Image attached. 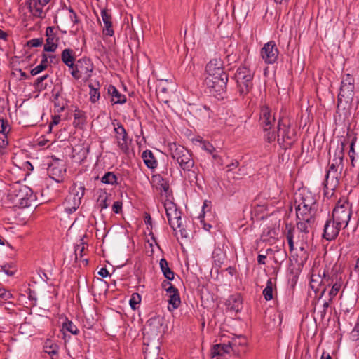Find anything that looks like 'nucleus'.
<instances>
[{
  "mask_svg": "<svg viewBox=\"0 0 359 359\" xmlns=\"http://www.w3.org/2000/svg\"><path fill=\"white\" fill-rule=\"evenodd\" d=\"M231 351V347H229L228 344H215L211 350V356L212 358L223 356L226 353H229Z\"/></svg>",
  "mask_w": 359,
  "mask_h": 359,
  "instance_id": "27",
  "label": "nucleus"
},
{
  "mask_svg": "<svg viewBox=\"0 0 359 359\" xmlns=\"http://www.w3.org/2000/svg\"><path fill=\"white\" fill-rule=\"evenodd\" d=\"M341 174L340 171L327 170L324 182L325 196L333 195L334 191L339 184Z\"/></svg>",
  "mask_w": 359,
  "mask_h": 359,
  "instance_id": "14",
  "label": "nucleus"
},
{
  "mask_svg": "<svg viewBox=\"0 0 359 359\" xmlns=\"http://www.w3.org/2000/svg\"><path fill=\"white\" fill-rule=\"evenodd\" d=\"M195 141L200 144V147L202 149L206 151L209 154H212L214 151H216L215 148L209 142L205 141L201 137L196 138Z\"/></svg>",
  "mask_w": 359,
  "mask_h": 359,
  "instance_id": "35",
  "label": "nucleus"
},
{
  "mask_svg": "<svg viewBox=\"0 0 359 359\" xmlns=\"http://www.w3.org/2000/svg\"><path fill=\"white\" fill-rule=\"evenodd\" d=\"M85 188L81 184H74L70 191L71 194H74V196L79 197V200L81 201V198L84 196Z\"/></svg>",
  "mask_w": 359,
  "mask_h": 359,
  "instance_id": "36",
  "label": "nucleus"
},
{
  "mask_svg": "<svg viewBox=\"0 0 359 359\" xmlns=\"http://www.w3.org/2000/svg\"><path fill=\"white\" fill-rule=\"evenodd\" d=\"M10 130V126L7 121H4V119H0V133L3 134H6Z\"/></svg>",
  "mask_w": 359,
  "mask_h": 359,
  "instance_id": "45",
  "label": "nucleus"
},
{
  "mask_svg": "<svg viewBox=\"0 0 359 359\" xmlns=\"http://www.w3.org/2000/svg\"><path fill=\"white\" fill-rule=\"evenodd\" d=\"M168 304V309L170 311L176 309L180 306L181 299L180 297L179 291H175V292L169 295Z\"/></svg>",
  "mask_w": 359,
  "mask_h": 359,
  "instance_id": "31",
  "label": "nucleus"
},
{
  "mask_svg": "<svg viewBox=\"0 0 359 359\" xmlns=\"http://www.w3.org/2000/svg\"><path fill=\"white\" fill-rule=\"evenodd\" d=\"M179 229H180V232L182 237L187 238L188 233H187V231L184 229L182 228V226Z\"/></svg>",
  "mask_w": 359,
  "mask_h": 359,
  "instance_id": "60",
  "label": "nucleus"
},
{
  "mask_svg": "<svg viewBox=\"0 0 359 359\" xmlns=\"http://www.w3.org/2000/svg\"><path fill=\"white\" fill-rule=\"evenodd\" d=\"M320 359H332V358H331V356L330 355L329 353H323L322 354V356H321Z\"/></svg>",
  "mask_w": 359,
  "mask_h": 359,
  "instance_id": "64",
  "label": "nucleus"
},
{
  "mask_svg": "<svg viewBox=\"0 0 359 359\" xmlns=\"http://www.w3.org/2000/svg\"><path fill=\"white\" fill-rule=\"evenodd\" d=\"M78 250H79V256L81 257L83 256V252L84 250V247L83 246H82V247L78 246L77 247V248L75 250L76 258H77V257L79 255Z\"/></svg>",
  "mask_w": 359,
  "mask_h": 359,
  "instance_id": "58",
  "label": "nucleus"
},
{
  "mask_svg": "<svg viewBox=\"0 0 359 359\" xmlns=\"http://www.w3.org/2000/svg\"><path fill=\"white\" fill-rule=\"evenodd\" d=\"M115 138L119 149L125 154L130 153V146L132 140L128 137V133L121 123H117L114 128Z\"/></svg>",
  "mask_w": 359,
  "mask_h": 359,
  "instance_id": "11",
  "label": "nucleus"
},
{
  "mask_svg": "<svg viewBox=\"0 0 359 359\" xmlns=\"http://www.w3.org/2000/svg\"><path fill=\"white\" fill-rule=\"evenodd\" d=\"M108 93L111 97V102L116 104H124L126 102V97L121 94L115 86L110 85L108 87Z\"/></svg>",
  "mask_w": 359,
  "mask_h": 359,
  "instance_id": "25",
  "label": "nucleus"
},
{
  "mask_svg": "<svg viewBox=\"0 0 359 359\" xmlns=\"http://www.w3.org/2000/svg\"><path fill=\"white\" fill-rule=\"evenodd\" d=\"M264 137L268 142L271 143L277 140V133L270 131V130L264 131Z\"/></svg>",
  "mask_w": 359,
  "mask_h": 359,
  "instance_id": "44",
  "label": "nucleus"
},
{
  "mask_svg": "<svg viewBox=\"0 0 359 359\" xmlns=\"http://www.w3.org/2000/svg\"><path fill=\"white\" fill-rule=\"evenodd\" d=\"M342 229H345V227L337 221L335 222L334 219L330 218L325 224L323 236L327 241L334 240Z\"/></svg>",
  "mask_w": 359,
  "mask_h": 359,
  "instance_id": "15",
  "label": "nucleus"
},
{
  "mask_svg": "<svg viewBox=\"0 0 359 359\" xmlns=\"http://www.w3.org/2000/svg\"><path fill=\"white\" fill-rule=\"evenodd\" d=\"M93 70V65L90 60L83 57L79 59L72 68V76L75 79L83 78L88 79L91 76Z\"/></svg>",
  "mask_w": 359,
  "mask_h": 359,
  "instance_id": "8",
  "label": "nucleus"
},
{
  "mask_svg": "<svg viewBox=\"0 0 359 359\" xmlns=\"http://www.w3.org/2000/svg\"><path fill=\"white\" fill-rule=\"evenodd\" d=\"M48 77V74H46V75H43L42 76H39L36 79V81H35V87L37 89H40V90H42V89H44L45 87L43 86V81L46 79Z\"/></svg>",
  "mask_w": 359,
  "mask_h": 359,
  "instance_id": "46",
  "label": "nucleus"
},
{
  "mask_svg": "<svg viewBox=\"0 0 359 359\" xmlns=\"http://www.w3.org/2000/svg\"><path fill=\"white\" fill-rule=\"evenodd\" d=\"M333 283V278L326 274L325 269L313 266L311 276L310 287L316 293L321 292L323 295L327 286Z\"/></svg>",
  "mask_w": 359,
  "mask_h": 359,
  "instance_id": "2",
  "label": "nucleus"
},
{
  "mask_svg": "<svg viewBox=\"0 0 359 359\" xmlns=\"http://www.w3.org/2000/svg\"><path fill=\"white\" fill-rule=\"evenodd\" d=\"M351 205L346 198H341L333 209L332 218L346 228L351 219Z\"/></svg>",
  "mask_w": 359,
  "mask_h": 359,
  "instance_id": "4",
  "label": "nucleus"
},
{
  "mask_svg": "<svg viewBox=\"0 0 359 359\" xmlns=\"http://www.w3.org/2000/svg\"><path fill=\"white\" fill-rule=\"evenodd\" d=\"M74 124L79 125V124L84 122L85 114L82 111L76 109L74 111Z\"/></svg>",
  "mask_w": 359,
  "mask_h": 359,
  "instance_id": "42",
  "label": "nucleus"
},
{
  "mask_svg": "<svg viewBox=\"0 0 359 359\" xmlns=\"http://www.w3.org/2000/svg\"><path fill=\"white\" fill-rule=\"evenodd\" d=\"M12 297L11 293L4 288H0V298L3 300H8Z\"/></svg>",
  "mask_w": 359,
  "mask_h": 359,
  "instance_id": "48",
  "label": "nucleus"
},
{
  "mask_svg": "<svg viewBox=\"0 0 359 359\" xmlns=\"http://www.w3.org/2000/svg\"><path fill=\"white\" fill-rule=\"evenodd\" d=\"M344 147L345 144L343 142H341L339 144L337 145L334 154V157L329 163V170H337L340 171V172H341L344 168L343 159Z\"/></svg>",
  "mask_w": 359,
  "mask_h": 359,
  "instance_id": "17",
  "label": "nucleus"
},
{
  "mask_svg": "<svg viewBox=\"0 0 359 359\" xmlns=\"http://www.w3.org/2000/svg\"><path fill=\"white\" fill-rule=\"evenodd\" d=\"M90 88V100L93 103H95L97 101L99 100L100 94L99 91V87L95 88L93 85L89 84Z\"/></svg>",
  "mask_w": 359,
  "mask_h": 359,
  "instance_id": "40",
  "label": "nucleus"
},
{
  "mask_svg": "<svg viewBox=\"0 0 359 359\" xmlns=\"http://www.w3.org/2000/svg\"><path fill=\"white\" fill-rule=\"evenodd\" d=\"M316 208L304 207V205H297L296 207V215L297 219L309 221V222H315Z\"/></svg>",
  "mask_w": 359,
  "mask_h": 359,
  "instance_id": "20",
  "label": "nucleus"
},
{
  "mask_svg": "<svg viewBox=\"0 0 359 359\" xmlns=\"http://www.w3.org/2000/svg\"><path fill=\"white\" fill-rule=\"evenodd\" d=\"M212 156V158L217 161V162H220L221 161V157L215 152L214 151L212 154H211Z\"/></svg>",
  "mask_w": 359,
  "mask_h": 359,
  "instance_id": "61",
  "label": "nucleus"
},
{
  "mask_svg": "<svg viewBox=\"0 0 359 359\" xmlns=\"http://www.w3.org/2000/svg\"><path fill=\"white\" fill-rule=\"evenodd\" d=\"M165 290L169 295L175 292V291H178V290L176 287H175L172 285H168V287H165Z\"/></svg>",
  "mask_w": 359,
  "mask_h": 359,
  "instance_id": "53",
  "label": "nucleus"
},
{
  "mask_svg": "<svg viewBox=\"0 0 359 359\" xmlns=\"http://www.w3.org/2000/svg\"><path fill=\"white\" fill-rule=\"evenodd\" d=\"M1 271L5 272L8 276H13L14 274V271H10L8 266L6 265L1 266Z\"/></svg>",
  "mask_w": 359,
  "mask_h": 359,
  "instance_id": "54",
  "label": "nucleus"
},
{
  "mask_svg": "<svg viewBox=\"0 0 359 359\" xmlns=\"http://www.w3.org/2000/svg\"><path fill=\"white\" fill-rule=\"evenodd\" d=\"M235 78L241 95L247 94L252 88L253 74L249 68L244 66L239 67Z\"/></svg>",
  "mask_w": 359,
  "mask_h": 359,
  "instance_id": "6",
  "label": "nucleus"
},
{
  "mask_svg": "<svg viewBox=\"0 0 359 359\" xmlns=\"http://www.w3.org/2000/svg\"><path fill=\"white\" fill-rule=\"evenodd\" d=\"M7 37V34L3 30L0 29V39L6 40Z\"/></svg>",
  "mask_w": 359,
  "mask_h": 359,
  "instance_id": "63",
  "label": "nucleus"
},
{
  "mask_svg": "<svg viewBox=\"0 0 359 359\" xmlns=\"http://www.w3.org/2000/svg\"><path fill=\"white\" fill-rule=\"evenodd\" d=\"M160 268L161 269V271L163 272L164 276L169 280H172L174 279L175 273L174 272L170 269L168 266V263L167 260L164 258H162L160 260Z\"/></svg>",
  "mask_w": 359,
  "mask_h": 359,
  "instance_id": "30",
  "label": "nucleus"
},
{
  "mask_svg": "<svg viewBox=\"0 0 359 359\" xmlns=\"http://www.w3.org/2000/svg\"><path fill=\"white\" fill-rule=\"evenodd\" d=\"M43 43L42 39H33L27 41V46L29 47H39L41 46Z\"/></svg>",
  "mask_w": 359,
  "mask_h": 359,
  "instance_id": "47",
  "label": "nucleus"
},
{
  "mask_svg": "<svg viewBox=\"0 0 359 359\" xmlns=\"http://www.w3.org/2000/svg\"><path fill=\"white\" fill-rule=\"evenodd\" d=\"M263 295L266 301L273 299V283L271 279L268 280L266 286L263 290Z\"/></svg>",
  "mask_w": 359,
  "mask_h": 359,
  "instance_id": "38",
  "label": "nucleus"
},
{
  "mask_svg": "<svg viewBox=\"0 0 359 359\" xmlns=\"http://www.w3.org/2000/svg\"><path fill=\"white\" fill-rule=\"evenodd\" d=\"M228 344L233 354L239 355L245 352L247 339L242 335L235 336L228 341Z\"/></svg>",
  "mask_w": 359,
  "mask_h": 359,
  "instance_id": "19",
  "label": "nucleus"
},
{
  "mask_svg": "<svg viewBox=\"0 0 359 359\" xmlns=\"http://www.w3.org/2000/svg\"><path fill=\"white\" fill-rule=\"evenodd\" d=\"M55 28L53 27H48L46 31V43L44 45V51L55 52L57 48V41L58 39L54 32Z\"/></svg>",
  "mask_w": 359,
  "mask_h": 359,
  "instance_id": "22",
  "label": "nucleus"
},
{
  "mask_svg": "<svg viewBox=\"0 0 359 359\" xmlns=\"http://www.w3.org/2000/svg\"><path fill=\"white\" fill-rule=\"evenodd\" d=\"M295 203L297 205H304V207L311 208L317 207L316 201L312 194L309 191H303L297 196L295 198Z\"/></svg>",
  "mask_w": 359,
  "mask_h": 359,
  "instance_id": "23",
  "label": "nucleus"
},
{
  "mask_svg": "<svg viewBox=\"0 0 359 359\" xmlns=\"http://www.w3.org/2000/svg\"><path fill=\"white\" fill-rule=\"evenodd\" d=\"M206 77L227 76L224 71L223 62L219 58L211 60L205 67Z\"/></svg>",
  "mask_w": 359,
  "mask_h": 359,
  "instance_id": "16",
  "label": "nucleus"
},
{
  "mask_svg": "<svg viewBox=\"0 0 359 359\" xmlns=\"http://www.w3.org/2000/svg\"><path fill=\"white\" fill-rule=\"evenodd\" d=\"M228 76L205 77V85L209 93L214 96L224 93L226 88Z\"/></svg>",
  "mask_w": 359,
  "mask_h": 359,
  "instance_id": "10",
  "label": "nucleus"
},
{
  "mask_svg": "<svg viewBox=\"0 0 359 359\" xmlns=\"http://www.w3.org/2000/svg\"><path fill=\"white\" fill-rule=\"evenodd\" d=\"M332 284L333 285L329 292L330 301H332V299L336 297V295L339 292L342 286V283L340 280H336L334 283L333 282Z\"/></svg>",
  "mask_w": 359,
  "mask_h": 359,
  "instance_id": "41",
  "label": "nucleus"
},
{
  "mask_svg": "<svg viewBox=\"0 0 359 359\" xmlns=\"http://www.w3.org/2000/svg\"><path fill=\"white\" fill-rule=\"evenodd\" d=\"M46 69L44 68V66L43 65H40V64L39 65H37L36 67L33 68L32 70H31V74L32 76H36L37 74H39V73H41L42 71L45 70Z\"/></svg>",
  "mask_w": 359,
  "mask_h": 359,
  "instance_id": "49",
  "label": "nucleus"
},
{
  "mask_svg": "<svg viewBox=\"0 0 359 359\" xmlns=\"http://www.w3.org/2000/svg\"><path fill=\"white\" fill-rule=\"evenodd\" d=\"M228 304L231 310L238 311L241 309L242 299L240 296H231L228 299Z\"/></svg>",
  "mask_w": 359,
  "mask_h": 359,
  "instance_id": "32",
  "label": "nucleus"
},
{
  "mask_svg": "<svg viewBox=\"0 0 359 359\" xmlns=\"http://www.w3.org/2000/svg\"><path fill=\"white\" fill-rule=\"evenodd\" d=\"M276 118L271 109L267 106H263L260 110L259 123L264 130H271L275 123Z\"/></svg>",
  "mask_w": 359,
  "mask_h": 359,
  "instance_id": "18",
  "label": "nucleus"
},
{
  "mask_svg": "<svg viewBox=\"0 0 359 359\" xmlns=\"http://www.w3.org/2000/svg\"><path fill=\"white\" fill-rule=\"evenodd\" d=\"M313 224L314 222H309V221L297 219V228L300 233H307L311 229Z\"/></svg>",
  "mask_w": 359,
  "mask_h": 359,
  "instance_id": "33",
  "label": "nucleus"
},
{
  "mask_svg": "<svg viewBox=\"0 0 359 359\" xmlns=\"http://www.w3.org/2000/svg\"><path fill=\"white\" fill-rule=\"evenodd\" d=\"M166 216L168 223L173 231L182 226V212L177 209V205L171 201L167 200L164 203Z\"/></svg>",
  "mask_w": 359,
  "mask_h": 359,
  "instance_id": "9",
  "label": "nucleus"
},
{
  "mask_svg": "<svg viewBox=\"0 0 359 359\" xmlns=\"http://www.w3.org/2000/svg\"><path fill=\"white\" fill-rule=\"evenodd\" d=\"M24 8L29 10L31 15L34 18L43 19L46 17L48 8L40 0H25L20 5Z\"/></svg>",
  "mask_w": 359,
  "mask_h": 359,
  "instance_id": "12",
  "label": "nucleus"
},
{
  "mask_svg": "<svg viewBox=\"0 0 359 359\" xmlns=\"http://www.w3.org/2000/svg\"><path fill=\"white\" fill-rule=\"evenodd\" d=\"M122 209V202L116 201L112 205V210L115 213H119Z\"/></svg>",
  "mask_w": 359,
  "mask_h": 359,
  "instance_id": "50",
  "label": "nucleus"
},
{
  "mask_svg": "<svg viewBox=\"0 0 359 359\" xmlns=\"http://www.w3.org/2000/svg\"><path fill=\"white\" fill-rule=\"evenodd\" d=\"M142 158L143 159L144 163L149 168L154 169L157 167V161L156 160L151 151L147 149L143 151L142 154Z\"/></svg>",
  "mask_w": 359,
  "mask_h": 359,
  "instance_id": "28",
  "label": "nucleus"
},
{
  "mask_svg": "<svg viewBox=\"0 0 359 359\" xmlns=\"http://www.w3.org/2000/svg\"><path fill=\"white\" fill-rule=\"evenodd\" d=\"M158 179L159 180V182H161V185L162 187V189H163V191L165 192H166L168 189V184H167L166 182L164 181L163 179H162L161 177H158Z\"/></svg>",
  "mask_w": 359,
  "mask_h": 359,
  "instance_id": "55",
  "label": "nucleus"
},
{
  "mask_svg": "<svg viewBox=\"0 0 359 359\" xmlns=\"http://www.w3.org/2000/svg\"><path fill=\"white\" fill-rule=\"evenodd\" d=\"M355 79L350 74L342 76L339 93L338 95V105L343 102L348 104L352 102L355 94Z\"/></svg>",
  "mask_w": 359,
  "mask_h": 359,
  "instance_id": "5",
  "label": "nucleus"
},
{
  "mask_svg": "<svg viewBox=\"0 0 359 359\" xmlns=\"http://www.w3.org/2000/svg\"><path fill=\"white\" fill-rule=\"evenodd\" d=\"M48 56L46 54L42 55V60L41 61L40 65H43L44 68L46 69L48 65Z\"/></svg>",
  "mask_w": 359,
  "mask_h": 359,
  "instance_id": "51",
  "label": "nucleus"
},
{
  "mask_svg": "<svg viewBox=\"0 0 359 359\" xmlns=\"http://www.w3.org/2000/svg\"><path fill=\"white\" fill-rule=\"evenodd\" d=\"M98 274L103 278H105V277H107L108 276H109V273L108 270L105 268H102L99 271Z\"/></svg>",
  "mask_w": 359,
  "mask_h": 359,
  "instance_id": "52",
  "label": "nucleus"
},
{
  "mask_svg": "<svg viewBox=\"0 0 359 359\" xmlns=\"http://www.w3.org/2000/svg\"><path fill=\"white\" fill-rule=\"evenodd\" d=\"M108 201V196L106 192H102L97 200V205L98 208H100V210H102L103 209H106L109 207V203L107 202Z\"/></svg>",
  "mask_w": 359,
  "mask_h": 359,
  "instance_id": "34",
  "label": "nucleus"
},
{
  "mask_svg": "<svg viewBox=\"0 0 359 359\" xmlns=\"http://www.w3.org/2000/svg\"><path fill=\"white\" fill-rule=\"evenodd\" d=\"M81 201L79 200V197H75L74 194L69 193L64 203L65 212L69 214L74 212L79 207Z\"/></svg>",
  "mask_w": 359,
  "mask_h": 359,
  "instance_id": "24",
  "label": "nucleus"
},
{
  "mask_svg": "<svg viewBox=\"0 0 359 359\" xmlns=\"http://www.w3.org/2000/svg\"><path fill=\"white\" fill-rule=\"evenodd\" d=\"M170 154L180 168L184 171H189L194 165V161L190 152L183 146L172 143L169 146Z\"/></svg>",
  "mask_w": 359,
  "mask_h": 359,
  "instance_id": "1",
  "label": "nucleus"
},
{
  "mask_svg": "<svg viewBox=\"0 0 359 359\" xmlns=\"http://www.w3.org/2000/svg\"><path fill=\"white\" fill-rule=\"evenodd\" d=\"M296 233L297 231L294 226L286 224L285 233L288 242L290 251H292L294 250V238Z\"/></svg>",
  "mask_w": 359,
  "mask_h": 359,
  "instance_id": "29",
  "label": "nucleus"
},
{
  "mask_svg": "<svg viewBox=\"0 0 359 359\" xmlns=\"http://www.w3.org/2000/svg\"><path fill=\"white\" fill-rule=\"evenodd\" d=\"M266 256L264 255H259L257 257V262L259 264H264Z\"/></svg>",
  "mask_w": 359,
  "mask_h": 359,
  "instance_id": "56",
  "label": "nucleus"
},
{
  "mask_svg": "<svg viewBox=\"0 0 359 359\" xmlns=\"http://www.w3.org/2000/svg\"><path fill=\"white\" fill-rule=\"evenodd\" d=\"M296 140L294 130L286 118H280L277 126V141L284 149L290 147Z\"/></svg>",
  "mask_w": 359,
  "mask_h": 359,
  "instance_id": "3",
  "label": "nucleus"
},
{
  "mask_svg": "<svg viewBox=\"0 0 359 359\" xmlns=\"http://www.w3.org/2000/svg\"><path fill=\"white\" fill-rule=\"evenodd\" d=\"M155 320H149L148 322H147V324L146 325V328L145 329H149V330L151 331V326L153 325V323H154Z\"/></svg>",
  "mask_w": 359,
  "mask_h": 359,
  "instance_id": "62",
  "label": "nucleus"
},
{
  "mask_svg": "<svg viewBox=\"0 0 359 359\" xmlns=\"http://www.w3.org/2000/svg\"><path fill=\"white\" fill-rule=\"evenodd\" d=\"M50 351H47V352L50 354V355H55V354H57V346H50Z\"/></svg>",
  "mask_w": 359,
  "mask_h": 359,
  "instance_id": "59",
  "label": "nucleus"
},
{
  "mask_svg": "<svg viewBox=\"0 0 359 359\" xmlns=\"http://www.w3.org/2000/svg\"><path fill=\"white\" fill-rule=\"evenodd\" d=\"M62 329L74 335L78 334L79 332L77 327L72 321L68 320H66L65 322L63 323Z\"/></svg>",
  "mask_w": 359,
  "mask_h": 359,
  "instance_id": "39",
  "label": "nucleus"
},
{
  "mask_svg": "<svg viewBox=\"0 0 359 359\" xmlns=\"http://www.w3.org/2000/svg\"><path fill=\"white\" fill-rule=\"evenodd\" d=\"M31 195V190L25 185H18L13 188L9 194V197L15 205L25 208L29 205V196Z\"/></svg>",
  "mask_w": 359,
  "mask_h": 359,
  "instance_id": "7",
  "label": "nucleus"
},
{
  "mask_svg": "<svg viewBox=\"0 0 359 359\" xmlns=\"http://www.w3.org/2000/svg\"><path fill=\"white\" fill-rule=\"evenodd\" d=\"M61 60L63 63L72 69L75 62L74 52L70 48H65L61 53Z\"/></svg>",
  "mask_w": 359,
  "mask_h": 359,
  "instance_id": "26",
  "label": "nucleus"
},
{
  "mask_svg": "<svg viewBox=\"0 0 359 359\" xmlns=\"http://www.w3.org/2000/svg\"><path fill=\"white\" fill-rule=\"evenodd\" d=\"M260 55L266 64H274L279 55V50L275 41H270L265 43L260 50Z\"/></svg>",
  "mask_w": 359,
  "mask_h": 359,
  "instance_id": "13",
  "label": "nucleus"
},
{
  "mask_svg": "<svg viewBox=\"0 0 359 359\" xmlns=\"http://www.w3.org/2000/svg\"><path fill=\"white\" fill-rule=\"evenodd\" d=\"M101 181L104 184L114 185L117 183V177L114 173L108 172L102 177Z\"/></svg>",
  "mask_w": 359,
  "mask_h": 359,
  "instance_id": "37",
  "label": "nucleus"
},
{
  "mask_svg": "<svg viewBox=\"0 0 359 359\" xmlns=\"http://www.w3.org/2000/svg\"><path fill=\"white\" fill-rule=\"evenodd\" d=\"M100 15L104 24L102 33L106 36H112L114 32L112 27V16L110 11L107 8L102 9Z\"/></svg>",
  "mask_w": 359,
  "mask_h": 359,
  "instance_id": "21",
  "label": "nucleus"
},
{
  "mask_svg": "<svg viewBox=\"0 0 359 359\" xmlns=\"http://www.w3.org/2000/svg\"><path fill=\"white\" fill-rule=\"evenodd\" d=\"M60 121V116H55L53 118V121L50 124V127L51 128L53 125H57Z\"/></svg>",
  "mask_w": 359,
  "mask_h": 359,
  "instance_id": "57",
  "label": "nucleus"
},
{
  "mask_svg": "<svg viewBox=\"0 0 359 359\" xmlns=\"http://www.w3.org/2000/svg\"><path fill=\"white\" fill-rule=\"evenodd\" d=\"M141 302V297L138 293H133L130 299V305L132 309H135Z\"/></svg>",
  "mask_w": 359,
  "mask_h": 359,
  "instance_id": "43",
  "label": "nucleus"
}]
</instances>
